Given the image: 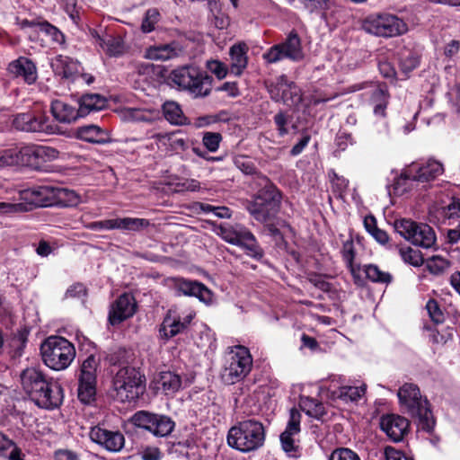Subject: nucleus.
I'll return each mask as SVG.
<instances>
[{"instance_id": "nucleus-1", "label": "nucleus", "mask_w": 460, "mask_h": 460, "mask_svg": "<svg viewBox=\"0 0 460 460\" xmlns=\"http://www.w3.org/2000/svg\"><path fill=\"white\" fill-rule=\"evenodd\" d=\"M21 386L29 399L39 408L55 410L64 401V389L58 380L40 368L31 367L20 374Z\"/></svg>"}, {"instance_id": "nucleus-2", "label": "nucleus", "mask_w": 460, "mask_h": 460, "mask_svg": "<svg viewBox=\"0 0 460 460\" xmlns=\"http://www.w3.org/2000/svg\"><path fill=\"white\" fill-rule=\"evenodd\" d=\"M265 440V427L255 419L238 421L229 429L226 437L230 447L244 454L259 450L264 446Z\"/></svg>"}, {"instance_id": "nucleus-3", "label": "nucleus", "mask_w": 460, "mask_h": 460, "mask_svg": "<svg viewBox=\"0 0 460 460\" xmlns=\"http://www.w3.org/2000/svg\"><path fill=\"white\" fill-rule=\"evenodd\" d=\"M401 406L413 419L418 427L430 433L435 427V419L430 410L429 403L420 394L419 387L411 383H406L400 387L397 393Z\"/></svg>"}, {"instance_id": "nucleus-4", "label": "nucleus", "mask_w": 460, "mask_h": 460, "mask_svg": "<svg viewBox=\"0 0 460 460\" xmlns=\"http://www.w3.org/2000/svg\"><path fill=\"white\" fill-rule=\"evenodd\" d=\"M168 81L194 98H204L211 93L213 77L197 66H184L173 69Z\"/></svg>"}, {"instance_id": "nucleus-5", "label": "nucleus", "mask_w": 460, "mask_h": 460, "mask_svg": "<svg viewBox=\"0 0 460 460\" xmlns=\"http://www.w3.org/2000/svg\"><path fill=\"white\" fill-rule=\"evenodd\" d=\"M261 182L263 187L249 202L247 209L255 220L268 223L272 221L279 211L281 194L268 177L261 176Z\"/></svg>"}, {"instance_id": "nucleus-6", "label": "nucleus", "mask_w": 460, "mask_h": 460, "mask_svg": "<svg viewBox=\"0 0 460 460\" xmlns=\"http://www.w3.org/2000/svg\"><path fill=\"white\" fill-rule=\"evenodd\" d=\"M24 202H0V216L13 215L31 210L32 207H53L55 205V186H35L20 192Z\"/></svg>"}, {"instance_id": "nucleus-7", "label": "nucleus", "mask_w": 460, "mask_h": 460, "mask_svg": "<svg viewBox=\"0 0 460 460\" xmlns=\"http://www.w3.org/2000/svg\"><path fill=\"white\" fill-rule=\"evenodd\" d=\"M40 354L44 364L52 370L66 369L75 358V349L66 339L50 336L40 345Z\"/></svg>"}, {"instance_id": "nucleus-8", "label": "nucleus", "mask_w": 460, "mask_h": 460, "mask_svg": "<svg viewBox=\"0 0 460 460\" xmlns=\"http://www.w3.org/2000/svg\"><path fill=\"white\" fill-rule=\"evenodd\" d=\"M213 231L226 242L240 246L249 257L260 261L264 256L254 234L241 225L212 224Z\"/></svg>"}, {"instance_id": "nucleus-9", "label": "nucleus", "mask_w": 460, "mask_h": 460, "mask_svg": "<svg viewBox=\"0 0 460 460\" xmlns=\"http://www.w3.org/2000/svg\"><path fill=\"white\" fill-rule=\"evenodd\" d=\"M144 376L129 366L122 367L113 377V387L119 401L136 402L145 390Z\"/></svg>"}, {"instance_id": "nucleus-10", "label": "nucleus", "mask_w": 460, "mask_h": 460, "mask_svg": "<svg viewBox=\"0 0 460 460\" xmlns=\"http://www.w3.org/2000/svg\"><path fill=\"white\" fill-rule=\"evenodd\" d=\"M362 28L368 34L385 39L398 37L408 31L407 23L389 13H377L367 16Z\"/></svg>"}, {"instance_id": "nucleus-11", "label": "nucleus", "mask_w": 460, "mask_h": 460, "mask_svg": "<svg viewBox=\"0 0 460 460\" xmlns=\"http://www.w3.org/2000/svg\"><path fill=\"white\" fill-rule=\"evenodd\" d=\"M131 422L137 428L150 432L156 438H166L175 428V421L168 415L138 411L131 417Z\"/></svg>"}, {"instance_id": "nucleus-12", "label": "nucleus", "mask_w": 460, "mask_h": 460, "mask_svg": "<svg viewBox=\"0 0 460 460\" xmlns=\"http://www.w3.org/2000/svg\"><path fill=\"white\" fill-rule=\"evenodd\" d=\"M395 231L416 246L430 248L436 242L433 229L425 224L418 225L410 219H398L394 224Z\"/></svg>"}, {"instance_id": "nucleus-13", "label": "nucleus", "mask_w": 460, "mask_h": 460, "mask_svg": "<svg viewBox=\"0 0 460 460\" xmlns=\"http://www.w3.org/2000/svg\"><path fill=\"white\" fill-rule=\"evenodd\" d=\"M262 58L270 64L277 63L284 58L295 62L301 61L304 58V52L298 34L292 31L284 42L270 47L262 55Z\"/></svg>"}, {"instance_id": "nucleus-14", "label": "nucleus", "mask_w": 460, "mask_h": 460, "mask_svg": "<svg viewBox=\"0 0 460 460\" xmlns=\"http://www.w3.org/2000/svg\"><path fill=\"white\" fill-rule=\"evenodd\" d=\"M252 367V358L250 351L245 347L239 346L230 356L224 376L230 383L234 384L243 379L250 373Z\"/></svg>"}, {"instance_id": "nucleus-15", "label": "nucleus", "mask_w": 460, "mask_h": 460, "mask_svg": "<svg viewBox=\"0 0 460 460\" xmlns=\"http://www.w3.org/2000/svg\"><path fill=\"white\" fill-rule=\"evenodd\" d=\"M13 126L17 130L24 132L50 134L54 131L49 117L44 112L36 111L16 114L13 119Z\"/></svg>"}, {"instance_id": "nucleus-16", "label": "nucleus", "mask_w": 460, "mask_h": 460, "mask_svg": "<svg viewBox=\"0 0 460 460\" xmlns=\"http://www.w3.org/2000/svg\"><path fill=\"white\" fill-rule=\"evenodd\" d=\"M15 148L18 156L17 165L37 167L41 163L57 158L58 155L55 148L45 146L29 145Z\"/></svg>"}, {"instance_id": "nucleus-17", "label": "nucleus", "mask_w": 460, "mask_h": 460, "mask_svg": "<svg viewBox=\"0 0 460 460\" xmlns=\"http://www.w3.org/2000/svg\"><path fill=\"white\" fill-rule=\"evenodd\" d=\"M300 412L292 408L289 411V420L285 430L280 434L279 439L284 452L290 457H298L300 455L299 445L296 443L295 436L300 432Z\"/></svg>"}, {"instance_id": "nucleus-18", "label": "nucleus", "mask_w": 460, "mask_h": 460, "mask_svg": "<svg viewBox=\"0 0 460 460\" xmlns=\"http://www.w3.org/2000/svg\"><path fill=\"white\" fill-rule=\"evenodd\" d=\"M135 297L128 293L119 296L111 305L108 321L111 325H117L132 317L137 311Z\"/></svg>"}, {"instance_id": "nucleus-19", "label": "nucleus", "mask_w": 460, "mask_h": 460, "mask_svg": "<svg viewBox=\"0 0 460 460\" xmlns=\"http://www.w3.org/2000/svg\"><path fill=\"white\" fill-rule=\"evenodd\" d=\"M380 428L393 442H401L409 433L410 421L398 414H385L380 419Z\"/></svg>"}, {"instance_id": "nucleus-20", "label": "nucleus", "mask_w": 460, "mask_h": 460, "mask_svg": "<svg viewBox=\"0 0 460 460\" xmlns=\"http://www.w3.org/2000/svg\"><path fill=\"white\" fill-rule=\"evenodd\" d=\"M91 439L111 452H119L125 444L121 432L109 430L101 427H93L90 431Z\"/></svg>"}, {"instance_id": "nucleus-21", "label": "nucleus", "mask_w": 460, "mask_h": 460, "mask_svg": "<svg viewBox=\"0 0 460 460\" xmlns=\"http://www.w3.org/2000/svg\"><path fill=\"white\" fill-rule=\"evenodd\" d=\"M443 172V164L437 160L429 159L422 164H411L409 166L408 175L411 177V181L424 183L435 180Z\"/></svg>"}, {"instance_id": "nucleus-22", "label": "nucleus", "mask_w": 460, "mask_h": 460, "mask_svg": "<svg viewBox=\"0 0 460 460\" xmlns=\"http://www.w3.org/2000/svg\"><path fill=\"white\" fill-rule=\"evenodd\" d=\"M8 71L14 77H22L28 84L35 83L38 78L35 64L25 57L12 61L8 66Z\"/></svg>"}, {"instance_id": "nucleus-23", "label": "nucleus", "mask_w": 460, "mask_h": 460, "mask_svg": "<svg viewBox=\"0 0 460 460\" xmlns=\"http://www.w3.org/2000/svg\"><path fill=\"white\" fill-rule=\"evenodd\" d=\"M176 289L181 295L195 296L206 304L212 300L211 291L204 284L196 280L179 279Z\"/></svg>"}, {"instance_id": "nucleus-24", "label": "nucleus", "mask_w": 460, "mask_h": 460, "mask_svg": "<svg viewBox=\"0 0 460 460\" xmlns=\"http://www.w3.org/2000/svg\"><path fill=\"white\" fill-rule=\"evenodd\" d=\"M51 67L55 75L65 79L74 81L79 76V63L66 56H57L51 63Z\"/></svg>"}, {"instance_id": "nucleus-25", "label": "nucleus", "mask_w": 460, "mask_h": 460, "mask_svg": "<svg viewBox=\"0 0 460 460\" xmlns=\"http://www.w3.org/2000/svg\"><path fill=\"white\" fill-rule=\"evenodd\" d=\"M157 390H161L165 395H172L181 388V377L172 371H161L154 378Z\"/></svg>"}, {"instance_id": "nucleus-26", "label": "nucleus", "mask_w": 460, "mask_h": 460, "mask_svg": "<svg viewBox=\"0 0 460 460\" xmlns=\"http://www.w3.org/2000/svg\"><path fill=\"white\" fill-rule=\"evenodd\" d=\"M50 111L53 117L60 123H71L81 117L79 108L61 100L52 101Z\"/></svg>"}, {"instance_id": "nucleus-27", "label": "nucleus", "mask_w": 460, "mask_h": 460, "mask_svg": "<svg viewBox=\"0 0 460 460\" xmlns=\"http://www.w3.org/2000/svg\"><path fill=\"white\" fill-rule=\"evenodd\" d=\"M247 51L248 47L243 42L234 44L230 48V72L233 75L240 76L246 68L248 64Z\"/></svg>"}, {"instance_id": "nucleus-28", "label": "nucleus", "mask_w": 460, "mask_h": 460, "mask_svg": "<svg viewBox=\"0 0 460 460\" xmlns=\"http://www.w3.org/2000/svg\"><path fill=\"white\" fill-rule=\"evenodd\" d=\"M77 137L93 144H106L111 141L109 134L96 125H87L77 128Z\"/></svg>"}, {"instance_id": "nucleus-29", "label": "nucleus", "mask_w": 460, "mask_h": 460, "mask_svg": "<svg viewBox=\"0 0 460 460\" xmlns=\"http://www.w3.org/2000/svg\"><path fill=\"white\" fill-rule=\"evenodd\" d=\"M106 105V98L98 93L84 94L78 102L81 117H84L92 111H101L104 109Z\"/></svg>"}, {"instance_id": "nucleus-30", "label": "nucleus", "mask_w": 460, "mask_h": 460, "mask_svg": "<svg viewBox=\"0 0 460 460\" xmlns=\"http://www.w3.org/2000/svg\"><path fill=\"white\" fill-rule=\"evenodd\" d=\"M186 329V323H181L178 316H173L169 312L164 318V321L159 328L161 337L168 340L181 333Z\"/></svg>"}, {"instance_id": "nucleus-31", "label": "nucleus", "mask_w": 460, "mask_h": 460, "mask_svg": "<svg viewBox=\"0 0 460 460\" xmlns=\"http://www.w3.org/2000/svg\"><path fill=\"white\" fill-rule=\"evenodd\" d=\"M277 93L270 91L271 97L276 102H283L287 105L297 104L301 101V97L298 94V89L294 84H280L276 87Z\"/></svg>"}, {"instance_id": "nucleus-32", "label": "nucleus", "mask_w": 460, "mask_h": 460, "mask_svg": "<svg viewBox=\"0 0 460 460\" xmlns=\"http://www.w3.org/2000/svg\"><path fill=\"white\" fill-rule=\"evenodd\" d=\"M389 93L386 87L378 86L375 88L370 96V103L376 116L385 117V111L389 102Z\"/></svg>"}, {"instance_id": "nucleus-33", "label": "nucleus", "mask_w": 460, "mask_h": 460, "mask_svg": "<svg viewBox=\"0 0 460 460\" xmlns=\"http://www.w3.org/2000/svg\"><path fill=\"white\" fill-rule=\"evenodd\" d=\"M400 68L405 75L414 70L420 64V54L415 49L403 47L398 53Z\"/></svg>"}, {"instance_id": "nucleus-34", "label": "nucleus", "mask_w": 460, "mask_h": 460, "mask_svg": "<svg viewBox=\"0 0 460 460\" xmlns=\"http://www.w3.org/2000/svg\"><path fill=\"white\" fill-rule=\"evenodd\" d=\"M162 110L165 119L171 124L180 126L189 124L181 106L176 102H165L162 106Z\"/></svg>"}, {"instance_id": "nucleus-35", "label": "nucleus", "mask_w": 460, "mask_h": 460, "mask_svg": "<svg viewBox=\"0 0 460 460\" xmlns=\"http://www.w3.org/2000/svg\"><path fill=\"white\" fill-rule=\"evenodd\" d=\"M55 205L58 207H75L80 201V196L73 190L55 186Z\"/></svg>"}, {"instance_id": "nucleus-36", "label": "nucleus", "mask_w": 460, "mask_h": 460, "mask_svg": "<svg viewBox=\"0 0 460 460\" xmlns=\"http://www.w3.org/2000/svg\"><path fill=\"white\" fill-rule=\"evenodd\" d=\"M133 352L125 348H118L111 350L106 357L108 362L112 366L122 367L129 366L133 360Z\"/></svg>"}, {"instance_id": "nucleus-37", "label": "nucleus", "mask_w": 460, "mask_h": 460, "mask_svg": "<svg viewBox=\"0 0 460 460\" xmlns=\"http://www.w3.org/2000/svg\"><path fill=\"white\" fill-rule=\"evenodd\" d=\"M96 395V381L78 379L77 396L80 402L90 404Z\"/></svg>"}, {"instance_id": "nucleus-38", "label": "nucleus", "mask_w": 460, "mask_h": 460, "mask_svg": "<svg viewBox=\"0 0 460 460\" xmlns=\"http://www.w3.org/2000/svg\"><path fill=\"white\" fill-rule=\"evenodd\" d=\"M117 229L124 231L139 232L150 226V222L146 218L137 217H117Z\"/></svg>"}, {"instance_id": "nucleus-39", "label": "nucleus", "mask_w": 460, "mask_h": 460, "mask_svg": "<svg viewBox=\"0 0 460 460\" xmlns=\"http://www.w3.org/2000/svg\"><path fill=\"white\" fill-rule=\"evenodd\" d=\"M364 271L367 279L374 283L387 285L393 280V276L389 272L381 270L380 268L375 264L365 265Z\"/></svg>"}, {"instance_id": "nucleus-40", "label": "nucleus", "mask_w": 460, "mask_h": 460, "mask_svg": "<svg viewBox=\"0 0 460 460\" xmlns=\"http://www.w3.org/2000/svg\"><path fill=\"white\" fill-rule=\"evenodd\" d=\"M366 392V385L360 386H342L338 391L334 392L335 395L342 401L357 402L360 399Z\"/></svg>"}, {"instance_id": "nucleus-41", "label": "nucleus", "mask_w": 460, "mask_h": 460, "mask_svg": "<svg viewBox=\"0 0 460 460\" xmlns=\"http://www.w3.org/2000/svg\"><path fill=\"white\" fill-rule=\"evenodd\" d=\"M301 407L308 416L320 419L325 414L322 402L317 399L305 397L301 400Z\"/></svg>"}, {"instance_id": "nucleus-42", "label": "nucleus", "mask_w": 460, "mask_h": 460, "mask_svg": "<svg viewBox=\"0 0 460 460\" xmlns=\"http://www.w3.org/2000/svg\"><path fill=\"white\" fill-rule=\"evenodd\" d=\"M98 366L99 360L93 355L88 356L81 366L79 379L96 381Z\"/></svg>"}, {"instance_id": "nucleus-43", "label": "nucleus", "mask_w": 460, "mask_h": 460, "mask_svg": "<svg viewBox=\"0 0 460 460\" xmlns=\"http://www.w3.org/2000/svg\"><path fill=\"white\" fill-rule=\"evenodd\" d=\"M343 260L345 261L347 267L351 272L352 276L356 279L358 278L359 267L355 266L353 261L355 258L354 244L352 240L346 241L343 243L341 250Z\"/></svg>"}, {"instance_id": "nucleus-44", "label": "nucleus", "mask_w": 460, "mask_h": 460, "mask_svg": "<svg viewBox=\"0 0 460 460\" xmlns=\"http://www.w3.org/2000/svg\"><path fill=\"white\" fill-rule=\"evenodd\" d=\"M408 172L409 167H407L399 177L394 179V181L392 185L387 187L389 195H392L393 193L394 195L400 196L408 190V181H411V177L408 175Z\"/></svg>"}, {"instance_id": "nucleus-45", "label": "nucleus", "mask_w": 460, "mask_h": 460, "mask_svg": "<svg viewBox=\"0 0 460 460\" xmlns=\"http://www.w3.org/2000/svg\"><path fill=\"white\" fill-rule=\"evenodd\" d=\"M439 211L445 219L456 220L460 218V199L452 197L449 203L441 207Z\"/></svg>"}, {"instance_id": "nucleus-46", "label": "nucleus", "mask_w": 460, "mask_h": 460, "mask_svg": "<svg viewBox=\"0 0 460 460\" xmlns=\"http://www.w3.org/2000/svg\"><path fill=\"white\" fill-rule=\"evenodd\" d=\"M153 59L156 60H169L177 57L178 52L172 45H161L151 49L149 53Z\"/></svg>"}, {"instance_id": "nucleus-47", "label": "nucleus", "mask_w": 460, "mask_h": 460, "mask_svg": "<svg viewBox=\"0 0 460 460\" xmlns=\"http://www.w3.org/2000/svg\"><path fill=\"white\" fill-rule=\"evenodd\" d=\"M160 19V13L156 8H150L146 12L145 17L141 24V31L148 33L154 31L155 25Z\"/></svg>"}, {"instance_id": "nucleus-48", "label": "nucleus", "mask_w": 460, "mask_h": 460, "mask_svg": "<svg viewBox=\"0 0 460 460\" xmlns=\"http://www.w3.org/2000/svg\"><path fill=\"white\" fill-rule=\"evenodd\" d=\"M304 7L309 11L310 13H323V17H325V12L331 7V0H299Z\"/></svg>"}, {"instance_id": "nucleus-49", "label": "nucleus", "mask_w": 460, "mask_h": 460, "mask_svg": "<svg viewBox=\"0 0 460 460\" xmlns=\"http://www.w3.org/2000/svg\"><path fill=\"white\" fill-rule=\"evenodd\" d=\"M399 253L404 262L414 267H419L423 263V258L419 251H415L411 247L401 248Z\"/></svg>"}, {"instance_id": "nucleus-50", "label": "nucleus", "mask_w": 460, "mask_h": 460, "mask_svg": "<svg viewBox=\"0 0 460 460\" xmlns=\"http://www.w3.org/2000/svg\"><path fill=\"white\" fill-rule=\"evenodd\" d=\"M449 267V261L440 256H433L427 261L429 271L434 275L442 274Z\"/></svg>"}, {"instance_id": "nucleus-51", "label": "nucleus", "mask_w": 460, "mask_h": 460, "mask_svg": "<svg viewBox=\"0 0 460 460\" xmlns=\"http://www.w3.org/2000/svg\"><path fill=\"white\" fill-rule=\"evenodd\" d=\"M38 29L40 31L50 36L57 43H63L65 41L64 34L57 27L46 21L40 22L38 24Z\"/></svg>"}, {"instance_id": "nucleus-52", "label": "nucleus", "mask_w": 460, "mask_h": 460, "mask_svg": "<svg viewBox=\"0 0 460 460\" xmlns=\"http://www.w3.org/2000/svg\"><path fill=\"white\" fill-rule=\"evenodd\" d=\"M100 45L110 56H118L122 53V46L119 40L113 37H108L107 39H100Z\"/></svg>"}, {"instance_id": "nucleus-53", "label": "nucleus", "mask_w": 460, "mask_h": 460, "mask_svg": "<svg viewBox=\"0 0 460 460\" xmlns=\"http://www.w3.org/2000/svg\"><path fill=\"white\" fill-rule=\"evenodd\" d=\"M426 309L431 321L436 323H443L445 321V315L438 305V303L435 299H429L426 304Z\"/></svg>"}, {"instance_id": "nucleus-54", "label": "nucleus", "mask_w": 460, "mask_h": 460, "mask_svg": "<svg viewBox=\"0 0 460 460\" xmlns=\"http://www.w3.org/2000/svg\"><path fill=\"white\" fill-rule=\"evenodd\" d=\"M222 141V136L218 132H206L202 137L204 146L210 152H216Z\"/></svg>"}, {"instance_id": "nucleus-55", "label": "nucleus", "mask_w": 460, "mask_h": 460, "mask_svg": "<svg viewBox=\"0 0 460 460\" xmlns=\"http://www.w3.org/2000/svg\"><path fill=\"white\" fill-rule=\"evenodd\" d=\"M329 460H360V458L353 450L347 447H339L332 452Z\"/></svg>"}, {"instance_id": "nucleus-56", "label": "nucleus", "mask_w": 460, "mask_h": 460, "mask_svg": "<svg viewBox=\"0 0 460 460\" xmlns=\"http://www.w3.org/2000/svg\"><path fill=\"white\" fill-rule=\"evenodd\" d=\"M226 115V111H221L219 114H217V115L201 116L195 119L193 125L196 128H203V127H207L208 125L214 124L218 121H225L227 119L226 118H225Z\"/></svg>"}, {"instance_id": "nucleus-57", "label": "nucleus", "mask_w": 460, "mask_h": 460, "mask_svg": "<svg viewBox=\"0 0 460 460\" xmlns=\"http://www.w3.org/2000/svg\"><path fill=\"white\" fill-rule=\"evenodd\" d=\"M117 218L105 219L84 224V227L93 231L114 230L117 229Z\"/></svg>"}, {"instance_id": "nucleus-58", "label": "nucleus", "mask_w": 460, "mask_h": 460, "mask_svg": "<svg viewBox=\"0 0 460 460\" xmlns=\"http://www.w3.org/2000/svg\"><path fill=\"white\" fill-rule=\"evenodd\" d=\"M18 156L16 148L4 149L0 151V169L6 166L17 165Z\"/></svg>"}, {"instance_id": "nucleus-59", "label": "nucleus", "mask_w": 460, "mask_h": 460, "mask_svg": "<svg viewBox=\"0 0 460 460\" xmlns=\"http://www.w3.org/2000/svg\"><path fill=\"white\" fill-rule=\"evenodd\" d=\"M234 164L237 168H239L243 173L247 175H257L258 178L261 181V173L257 172V169L252 162L247 160L244 157L236 158Z\"/></svg>"}, {"instance_id": "nucleus-60", "label": "nucleus", "mask_w": 460, "mask_h": 460, "mask_svg": "<svg viewBox=\"0 0 460 460\" xmlns=\"http://www.w3.org/2000/svg\"><path fill=\"white\" fill-rule=\"evenodd\" d=\"M207 68L218 79H223L227 75L226 66L218 60H208L207 62Z\"/></svg>"}, {"instance_id": "nucleus-61", "label": "nucleus", "mask_w": 460, "mask_h": 460, "mask_svg": "<svg viewBox=\"0 0 460 460\" xmlns=\"http://www.w3.org/2000/svg\"><path fill=\"white\" fill-rule=\"evenodd\" d=\"M138 455L142 460H161L163 453L157 447L146 446L139 451Z\"/></svg>"}, {"instance_id": "nucleus-62", "label": "nucleus", "mask_w": 460, "mask_h": 460, "mask_svg": "<svg viewBox=\"0 0 460 460\" xmlns=\"http://www.w3.org/2000/svg\"><path fill=\"white\" fill-rule=\"evenodd\" d=\"M178 191H197L200 189V183L195 179H182L175 183Z\"/></svg>"}, {"instance_id": "nucleus-63", "label": "nucleus", "mask_w": 460, "mask_h": 460, "mask_svg": "<svg viewBox=\"0 0 460 460\" xmlns=\"http://www.w3.org/2000/svg\"><path fill=\"white\" fill-rule=\"evenodd\" d=\"M128 116L135 121L151 122L153 120V113L150 111L141 109H129Z\"/></svg>"}, {"instance_id": "nucleus-64", "label": "nucleus", "mask_w": 460, "mask_h": 460, "mask_svg": "<svg viewBox=\"0 0 460 460\" xmlns=\"http://www.w3.org/2000/svg\"><path fill=\"white\" fill-rule=\"evenodd\" d=\"M385 460H414L412 457L392 447H385Z\"/></svg>"}]
</instances>
